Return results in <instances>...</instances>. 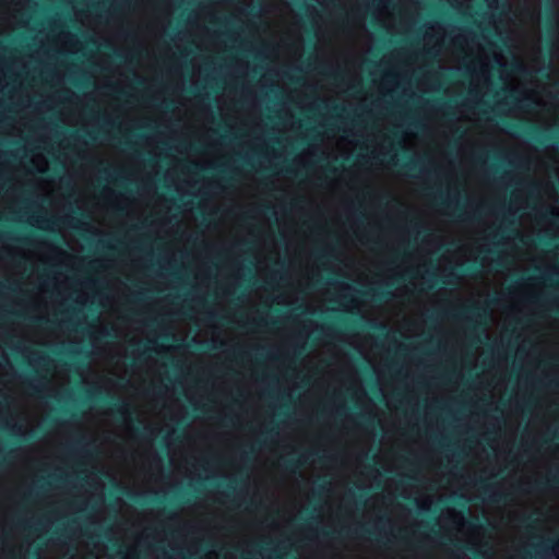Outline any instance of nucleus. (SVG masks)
Masks as SVG:
<instances>
[{"label": "nucleus", "instance_id": "58", "mask_svg": "<svg viewBox=\"0 0 559 559\" xmlns=\"http://www.w3.org/2000/svg\"><path fill=\"white\" fill-rule=\"evenodd\" d=\"M454 266L455 265L452 262H450L448 255L443 252L438 258V261H437V266H436L437 275L442 276V277L453 276L454 275V273H453Z\"/></svg>", "mask_w": 559, "mask_h": 559}, {"label": "nucleus", "instance_id": "35", "mask_svg": "<svg viewBox=\"0 0 559 559\" xmlns=\"http://www.w3.org/2000/svg\"><path fill=\"white\" fill-rule=\"evenodd\" d=\"M242 278V266L238 262H226L218 266L215 295L217 306H225Z\"/></svg>", "mask_w": 559, "mask_h": 559}, {"label": "nucleus", "instance_id": "32", "mask_svg": "<svg viewBox=\"0 0 559 559\" xmlns=\"http://www.w3.org/2000/svg\"><path fill=\"white\" fill-rule=\"evenodd\" d=\"M78 20L82 25L92 29L99 38L105 40L117 50H122L126 44V37L122 34L120 25H110L103 23L102 16L92 14L88 11L76 12Z\"/></svg>", "mask_w": 559, "mask_h": 559}, {"label": "nucleus", "instance_id": "13", "mask_svg": "<svg viewBox=\"0 0 559 559\" xmlns=\"http://www.w3.org/2000/svg\"><path fill=\"white\" fill-rule=\"evenodd\" d=\"M341 260L348 271V277L362 285L386 284L392 278L404 276L413 270L416 272L409 280L411 286L421 292L426 285L429 260L417 251L405 253L401 262L393 266H384L376 258L355 248L348 250Z\"/></svg>", "mask_w": 559, "mask_h": 559}, {"label": "nucleus", "instance_id": "50", "mask_svg": "<svg viewBox=\"0 0 559 559\" xmlns=\"http://www.w3.org/2000/svg\"><path fill=\"white\" fill-rule=\"evenodd\" d=\"M237 340V334L233 329L223 328L218 324H213V343L219 345H230Z\"/></svg>", "mask_w": 559, "mask_h": 559}, {"label": "nucleus", "instance_id": "6", "mask_svg": "<svg viewBox=\"0 0 559 559\" xmlns=\"http://www.w3.org/2000/svg\"><path fill=\"white\" fill-rule=\"evenodd\" d=\"M37 281V290L26 300L24 311L41 324L10 322L2 328L3 332L12 338L33 344L82 342L79 324L73 326V313L67 307L73 290L69 276L56 273L52 277L38 276Z\"/></svg>", "mask_w": 559, "mask_h": 559}, {"label": "nucleus", "instance_id": "57", "mask_svg": "<svg viewBox=\"0 0 559 559\" xmlns=\"http://www.w3.org/2000/svg\"><path fill=\"white\" fill-rule=\"evenodd\" d=\"M36 191L43 197H50L56 191L55 180L46 178H37L34 181Z\"/></svg>", "mask_w": 559, "mask_h": 559}, {"label": "nucleus", "instance_id": "42", "mask_svg": "<svg viewBox=\"0 0 559 559\" xmlns=\"http://www.w3.org/2000/svg\"><path fill=\"white\" fill-rule=\"evenodd\" d=\"M112 507L117 513L114 524H144L140 513L122 498H117Z\"/></svg>", "mask_w": 559, "mask_h": 559}, {"label": "nucleus", "instance_id": "30", "mask_svg": "<svg viewBox=\"0 0 559 559\" xmlns=\"http://www.w3.org/2000/svg\"><path fill=\"white\" fill-rule=\"evenodd\" d=\"M188 32L199 49L217 53L235 47L240 37L238 33L211 32L202 23L192 21L188 23Z\"/></svg>", "mask_w": 559, "mask_h": 559}, {"label": "nucleus", "instance_id": "15", "mask_svg": "<svg viewBox=\"0 0 559 559\" xmlns=\"http://www.w3.org/2000/svg\"><path fill=\"white\" fill-rule=\"evenodd\" d=\"M406 449L414 456L407 466H404L393 449L385 444L381 445L374 460L384 471L397 472L402 476L420 481L425 490L443 480V459L427 440L418 437L409 442Z\"/></svg>", "mask_w": 559, "mask_h": 559}, {"label": "nucleus", "instance_id": "28", "mask_svg": "<svg viewBox=\"0 0 559 559\" xmlns=\"http://www.w3.org/2000/svg\"><path fill=\"white\" fill-rule=\"evenodd\" d=\"M58 100L62 103L60 108V120L70 127H94L98 123L99 114L98 110H93L92 114H87V107L90 104V96L80 98L72 91L64 88L57 96Z\"/></svg>", "mask_w": 559, "mask_h": 559}, {"label": "nucleus", "instance_id": "14", "mask_svg": "<svg viewBox=\"0 0 559 559\" xmlns=\"http://www.w3.org/2000/svg\"><path fill=\"white\" fill-rule=\"evenodd\" d=\"M447 36V29L439 23H428L425 26L423 36L424 51L419 55L418 63L421 68L428 63V57H439L438 63L441 69L460 70L465 67L472 82V71L469 66L476 60L478 51L475 47L483 49L488 58V64L491 68L490 56L484 46L478 43L472 33H459L451 37L448 46L442 51V46ZM415 52V50H413ZM471 85L468 86V88Z\"/></svg>", "mask_w": 559, "mask_h": 559}, {"label": "nucleus", "instance_id": "24", "mask_svg": "<svg viewBox=\"0 0 559 559\" xmlns=\"http://www.w3.org/2000/svg\"><path fill=\"white\" fill-rule=\"evenodd\" d=\"M131 99H135L134 94H130L124 104H119L118 97H111V103L104 108L105 122L121 135H128L158 120V110L154 106L131 105Z\"/></svg>", "mask_w": 559, "mask_h": 559}, {"label": "nucleus", "instance_id": "52", "mask_svg": "<svg viewBox=\"0 0 559 559\" xmlns=\"http://www.w3.org/2000/svg\"><path fill=\"white\" fill-rule=\"evenodd\" d=\"M514 444V439H504L503 441L499 442L497 440H492L490 447L495 452L496 459L498 461H506L508 460L509 455L512 452Z\"/></svg>", "mask_w": 559, "mask_h": 559}, {"label": "nucleus", "instance_id": "40", "mask_svg": "<svg viewBox=\"0 0 559 559\" xmlns=\"http://www.w3.org/2000/svg\"><path fill=\"white\" fill-rule=\"evenodd\" d=\"M195 226L197 221L193 211L191 209L185 210L180 221L169 228L168 234L170 236L178 235L177 241L179 242L180 247L183 248L189 243L194 233Z\"/></svg>", "mask_w": 559, "mask_h": 559}, {"label": "nucleus", "instance_id": "20", "mask_svg": "<svg viewBox=\"0 0 559 559\" xmlns=\"http://www.w3.org/2000/svg\"><path fill=\"white\" fill-rule=\"evenodd\" d=\"M497 218L495 212H488L472 226H454L447 222L436 226L437 230L455 234L460 240H467L453 250L444 251L450 262L455 266H461L468 261H476L480 253L484 252L486 243L476 241L475 237L480 236L481 240H489L490 236L486 234L496 225Z\"/></svg>", "mask_w": 559, "mask_h": 559}, {"label": "nucleus", "instance_id": "38", "mask_svg": "<svg viewBox=\"0 0 559 559\" xmlns=\"http://www.w3.org/2000/svg\"><path fill=\"white\" fill-rule=\"evenodd\" d=\"M322 145L323 154L334 158L337 156L349 158L357 148L356 141L344 135L328 136L323 140Z\"/></svg>", "mask_w": 559, "mask_h": 559}, {"label": "nucleus", "instance_id": "19", "mask_svg": "<svg viewBox=\"0 0 559 559\" xmlns=\"http://www.w3.org/2000/svg\"><path fill=\"white\" fill-rule=\"evenodd\" d=\"M425 311L419 298H414V307L408 311H405V304L396 299L361 309L364 319L380 326H390L404 337H415L424 333Z\"/></svg>", "mask_w": 559, "mask_h": 559}, {"label": "nucleus", "instance_id": "64", "mask_svg": "<svg viewBox=\"0 0 559 559\" xmlns=\"http://www.w3.org/2000/svg\"><path fill=\"white\" fill-rule=\"evenodd\" d=\"M527 197L524 191L520 189H515L511 193V207H514L515 211L520 209H525L527 206Z\"/></svg>", "mask_w": 559, "mask_h": 559}, {"label": "nucleus", "instance_id": "25", "mask_svg": "<svg viewBox=\"0 0 559 559\" xmlns=\"http://www.w3.org/2000/svg\"><path fill=\"white\" fill-rule=\"evenodd\" d=\"M419 55L408 48H396L380 60V75L372 79V87L381 96L393 93L402 81L420 69Z\"/></svg>", "mask_w": 559, "mask_h": 559}, {"label": "nucleus", "instance_id": "46", "mask_svg": "<svg viewBox=\"0 0 559 559\" xmlns=\"http://www.w3.org/2000/svg\"><path fill=\"white\" fill-rule=\"evenodd\" d=\"M247 181L233 192V200H254L261 193L259 179L254 175H247Z\"/></svg>", "mask_w": 559, "mask_h": 559}, {"label": "nucleus", "instance_id": "2", "mask_svg": "<svg viewBox=\"0 0 559 559\" xmlns=\"http://www.w3.org/2000/svg\"><path fill=\"white\" fill-rule=\"evenodd\" d=\"M286 240L288 255V269L285 273L271 270L270 261L280 264L281 252L273 242L270 246L263 243L254 252L257 262V275L269 284L272 289L261 286L250 292L247 296L248 309L246 316L236 317L234 322L240 325L253 324L259 328H269L267 333L285 348L302 349L308 343L309 336L318 325L310 319L301 316L287 314L270 321L269 312H261L258 306L264 305L271 308L274 304L293 305L298 300L299 294L310 287L312 282L320 277V267L312 258L310 247V234L306 230L294 229L282 231Z\"/></svg>", "mask_w": 559, "mask_h": 559}, {"label": "nucleus", "instance_id": "39", "mask_svg": "<svg viewBox=\"0 0 559 559\" xmlns=\"http://www.w3.org/2000/svg\"><path fill=\"white\" fill-rule=\"evenodd\" d=\"M47 46L61 53H78L83 49L82 41L71 32H59L58 34L47 36Z\"/></svg>", "mask_w": 559, "mask_h": 559}, {"label": "nucleus", "instance_id": "26", "mask_svg": "<svg viewBox=\"0 0 559 559\" xmlns=\"http://www.w3.org/2000/svg\"><path fill=\"white\" fill-rule=\"evenodd\" d=\"M34 478H23L14 459L10 468L0 474V524H9L12 513L32 495Z\"/></svg>", "mask_w": 559, "mask_h": 559}, {"label": "nucleus", "instance_id": "62", "mask_svg": "<svg viewBox=\"0 0 559 559\" xmlns=\"http://www.w3.org/2000/svg\"><path fill=\"white\" fill-rule=\"evenodd\" d=\"M236 1L241 7H234L231 10V15L234 19L240 21L242 24H247L249 22V17L245 10L252 5L253 0H236Z\"/></svg>", "mask_w": 559, "mask_h": 559}, {"label": "nucleus", "instance_id": "53", "mask_svg": "<svg viewBox=\"0 0 559 559\" xmlns=\"http://www.w3.org/2000/svg\"><path fill=\"white\" fill-rule=\"evenodd\" d=\"M445 242H449L445 236L436 234H428L421 240L423 248L430 253L441 248Z\"/></svg>", "mask_w": 559, "mask_h": 559}, {"label": "nucleus", "instance_id": "47", "mask_svg": "<svg viewBox=\"0 0 559 559\" xmlns=\"http://www.w3.org/2000/svg\"><path fill=\"white\" fill-rule=\"evenodd\" d=\"M442 78L439 71H426L416 82V87L421 93H432L440 90Z\"/></svg>", "mask_w": 559, "mask_h": 559}, {"label": "nucleus", "instance_id": "1", "mask_svg": "<svg viewBox=\"0 0 559 559\" xmlns=\"http://www.w3.org/2000/svg\"><path fill=\"white\" fill-rule=\"evenodd\" d=\"M147 343L142 353H132L135 366L119 409L90 408L80 421L62 424L38 442L11 451L23 478L33 477L35 485V469H59L62 440L79 437L84 443L71 455L73 472L67 475V488L55 495L53 503L64 514L88 512V524L107 521L109 508L105 506V484L86 467L135 492L159 490L164 469L153 438L187 415L175 389L165 383L166 364L152 356L153 352L176 356L180 347L158 345L155 338H147Z\"/></svg>", "mask_w": 559, "mask_h": 559}, {"label": "nucleus", "instance_id": "59", "mask_svg": "<svg viewBox=\"0 0 559 559\" xmlns=\"http://www.w3.org/2000/svg\"><path fill=\"white\" fill-rule=\"evenodd\" d=\"M324 295H325V292L320 290L316 294L308 296L306 299V309L309 312H314L319 309L324 308V301H325Z\"/></svg>", "mask_w": 559, "mask_h": 559}, {"label": "nucleus", "instance_id": "41", "mask_svg": "<svg viewBox=\"0 0 559 559\" xmlns=\"http://www.w3.org/2000/svg\"><path fill=\"white\" fill-rule=\"evenodd\" d=\"M462 380V374L457 377V379L449 386H430L427 391V399L425 405V417H428L430 409L439 402L444 401L449 397L450 394L457 391L460 383Z\"/></svg>", "mask_w": 559, "mask_h": 559}, {"label": "nucleus", "instance_id": "48", "mask_svg": "<svg viewBox=\"0 0 559 559\" xmlns=\"http://www.w3.org/2000/svg\"><path fill=\"white\" fill-rule=\"evenodd\" d=\"M401 493L406 498L414 497L417 508L423 511L429 510L433 502V496L420 490L417 486H405Z\"/></svg>", "mask_w": 559, "mask_h": 559}, {"label": "nucleus", "instance_id": "21", "mask_svg": "<svg viewBox=\"0 0 559 559\" xmlns=\"http://www.w3.org/2000/svg\"><path fill=\"white\" fill-rule=\"evenodd\" d=\"M462 13L471 10L472 0H448ZM420 12L417 0H378L373 16L389 33H408L416 24Z\"/></svg>", "mask_w": 559, "mask_h": 559}, {"label": "nucleus", "instance_id": "23", "mask_svg": "<svg viewBox=\"0 0 559 559\" xmlns=\"http://www.w3.org/2000/svg\"><path fill=\"white\" fill-rule=\"evenodd\" d=\"M14 85L9 91L7 100H0V135L21 136L27 129V122L21 112L31 107L33 98L24 90V84L15 75ZM7 87L2 60L0 59V92Z\"/></svg>", "mask_w": 559, "mask_h": 559}, {"label": "nucleus", "instance_id": "33", "mask_svg": "<svg viewBox=\"0 0 559 559\" xmlns=\"http://www.w3.org/2000/svg\"><path fill=\"white\" fill-rule=\"evenodd\" d=\"M280 499L283 510L290 520L304 509L308 501V492H304L294 474H287L282 477L280 483Z\"/></svg>", "mask_w": 559, "mask_h": 559}, {"label": "nucleus", "instance_id": "54", "mask_svg": "<svg viewBox=\"0 0 559 559\" xmlns=\"http://www.w3.org/2000/svg\"><path fill=\"white\" fill-rule=\"evenodd\" d=\"M437 524H467L464 515L454 509H447L441 513Z\"/></svg>", "mask_w": 559, "mask_h": 559}, {"label": "nucleus", "instance_id": "56", "mask_svg": "<svg viewBox=\"0 0 559 559\" xmlns=\"http://www.w3.org/2000/svg\"><path fill=\"white\" fill-rule=\"evenodd\" d=\"M539 192L542 197L546 199L547 205L550 203H557L559 200V195L554 183L548 179H545L539 183Z\"/></svg>", "mask_w": 559, "mask_h": 559}, {"label": "nucleus", "instance_id": "37", "mask_svg": "<svg viewBox=\"0 0 559 559\" xmlns=\"http://www.w3.org/2000/svg\"><path fill=\"white\" fill-rule=\"evenodd\" d=\"M389 504L383 493H376L368 498L364 504L362 518L365 524H393L391 520L384 523L388 515Z\"/></svg>", "mask_w": 559, "mask_h": 559}, {"label": "nucleus", "instance_id": "18", "mask_svg": "<svg viewBox=\"0 0 559 559\" xmlns=\"http://www.w3.org/2000/svg\"><path fill=\"white\" fill-rule=\"evenodd\" d=\"M223 121L231 130H254L261 126V108L253 85L245 82L238 94L230 84L216 97Z\"/></svg>", "mask_w": 559, "mask_h": 559}, {"label": "nucleus", "instance_id": "49", "mask_svg": "<svg viewBox=\"0 0 559 559\" xmlns=\"http://www.w3.org/2000/svg\"><path fill=\"white\" fill-rule=\"evenodd\" d=\"M148 202L150 212L153 216H167L173 209V201L165 195L158 194Z\"/></svg>", "mask_w": 559, "mask_h": 559}, {"label": "nucleus", "instance_id": "27", "mask_svg": "<svg viewBox=\"0 0 559 559\" xmlns=\"http://www.w3.org/2000/svg\"><path fill=\"white\" fill-rule=\"evenodd\" d=\"M528 509H534L542 513L547 511L551 518L556 519L555 524H559V489L557 487L547 488L534 498H515L506 506L510 522L516 521Z\"/></svg>", "mask_w": 559, "mask_h": 559}, {"label": "nucleus", "instance_id": "5", "mask_svg": "<svg viewBox=\"0 0 559 559\" xmlns=\"http://www.w3.org/2000/svg\"><path fill=\"white\" fill-rule=\"evenodd\" d=\"M129 297V288L126 285H119L102 299L103 307L107 309L99 313L97 324L92 325L90 340L93 346V357L87 370L82 374L83 382L88 385L110 391L114 384L108 376L123 379L128 372L126 345L120 342H107L99 345L100 336L114 333L129 345H139L145 338L143 322L133 321L123 314Z\"/></svg>", "mask_w": 559, "mask_h": 559}, {"label": "nucleus", "instance_id": "45", "mask_svg": "<svg viewBox=\"0 0 559 559\" xmlns=\"http://www.w3.org/2000/svg\"><path fill=\"white\" fill-rule=\"evenodd\" d=\"M100 84L114 92L122 93L131 86L129 78L124 74L121 67H116L111 74L102 79Z\"/></svg>", "mask_w": 559, "mask_h": 559}, {"label": "nucleus", "instance_id": "63", "mask_svg": "<svg viewBox=\"0 0 559 559\" xmlns=\"http://www.w3.org/2000/svg\"><path fill=\"white\" fill-rule=\"evenodd\" d=\"M320 350H312L302 358L301 367L306 369L308 372H313V370L318 367L320 362Z\"/></svg>", "mask_w": 559, "mask_h": 559}, {"label": "nucleus", "instance_id": "4", "mask_svg": "<svg viewBox=\"0 0 559 559\" xmlns=\"http://www.w3.org/2000/svg\"><path fill=\"white\" fill-rule=\"evenodd\" d=\"M475 48L478 53L469 66L471 87L467 97L455 108L457 121L474 123L463 132L457 147L461 164L472 165L476 148L493 147L503 151L511 164L526 167L534 164L539 168L543 160L536 148L500 128L491 118L483 117L489 111L478 109L490 90L491 81L488 58L483 49Z\"/></svg>", "mask_w": 559, "mask_h": 559}, {"label": "nucleus", "instance_id": "29", "mask_svg": "<svg viewBox=\"0 0 559 559\" xmlns=\"http://www.w3.org/2000/svg\"><path fill=\"white\" fill-rule=\"evenodd\" d=\"M545 288V282L535 276L511 285L509 287L510 310L516 313H534Z\"/></svg>", "mask_w": 559, "mask_h": 559}, {"label": "nucleus", "instance_id": "43", "mask_svg": "<svg viewBox=\"0 0 559 559\" xmlns=\"http://www.w3.org/2000/svg\"><path fill=\"white\" fill-rule=\"evenodd\" d=\"M326 372L332 377H341L340 381L343 384L355 386L358 383L356 370L347 360H340L337 364L329 366Z\"/></svg>", "mask_w": 559, "mask_h": 559}, {"label": "nucleus", "instance_id": "44", "mask_svg": "<svg viewBox=\"0 0 559 559\" xmlns=\"http://www.w3.org/2000/svg\"><path fill=\"white\" fill-rule=\"evenodd\" d=\"M547 467V462L543 457L531 460L523 467V473L520 476L522 485H532L538 483L542 478V469Z\"/></svg>", "mask_w": 559, "mask_h": 559}, {"label": "nucleus", "instance_id": "10", "mask_svg": "<svg viewBox=\"0 0 559 559\" xmlns=\"http://www.w3.org/2000/svg\"><path fill=\"white\" fill-rule=\"evenodd\" d=\"M340 433L348 448L356 449L357 454L345 453L341 457V468L346 478L330 484L323 504L320 524H348L346 518L353 513L346 500V486L352 481L357 488H370L380 478V472L362 463L371 448L373 437L366 431L352 414H346L341 423Z\"/></svg>", "mask_w": 559, "mask_h": 559}, {"label": "nucleus", "instance_id": "60", "mask_svg": "<svg viewBox=\"0 0 559 559\" xmlns=\"http://www.w3.org/2000/svg\"><path fill=\"white\" fill-rule=\"evenodd\" d=\"M29 163L34 167V169L39 174H44L49 170V160L40 152L33 153L29 157Z\"/></svg>", "mask_w": 559, "mask_h": 559}, {"label": "nucleus", "instance_id": "12", "mask_svg": "<svg viewBox=\"0 0 559 559\" xmlns=\"http://www.w3.org/2000/svg\"><path fill=\"white\" fill-rule=\"evenodd\" d=\"M535 233L558 237L559 224L538 211H535L534 214H522L519 218L518 236L524 247H518L513 239L508 238V243L512 242L510 252H501L499 262L509 271H527L534 265L539 271L559 276V263L556 255L547 251H537L534 242L530 240Z\"/></svg>", "mask_w": 559, "mask_h": 559}, {"label": "nucleus", "instance_id": "17", "mask_svg": "<svg viewBox=\"0 0 559 559\" xmlns=\"http://www.w3.org/2000/svg\"><path fill=\"white\" fill-rule=\"evenodd\" d=\"M145 8L154 12L136 34L138 47L145 51V57L139 56L133 75L143 82H147L156 72L157 59L155 44L164 36L170 24L174 13L173 0H139Z\"/></svg>", "mask_w": 559, "mask_h": 559}, {"label": "nucleus", "instance_id": "61", "mask_svg": "<svg viewBox=\"0 0 559 559\" xmlns=\"http://www.w3.org/2000/svg\"><path fill=\"white\" fill-rule=\"evenodd\" d=\"M230 68L237 79L246 81L249 73V62L247 60L235 58L231 60Z\"/></svg>", "mask_w": 559, "mask_h": 559}, {"label": "nucleus", "instance_id": "31", "mask_svg": "<svg viewBox=\"0 0 559 559\" xmlns=\"http://www.w3.org/2000/svg\"><path fill=\"white\" fill-rule=\"evenodd\" d=\"M177 191L187 194L198 195L210 188H218L225 190V187L216 178H204L201 181L198 179L197 173L192 171L187 165L175 166L167 171Z\"/></svg>", "mask_w": 559, "mask_h": 559}, {"label": "nucleus", "instance_id": "3", "mask_svg": "<svg viewBox=\"0 0 559 559\" xmlns=\"http://www.w3.org/2000/svg\"><path fill=\"white\" fill-rule=\"evenodd\" d=\"M509 10L525 26L515 35L511 46L513 63L509 64L502 51L493 50L492 57L500 67L503 86L520 96V104L534 106L527 111L530 120L546 127L559 121V106L550 92V85L542 83L536 74L543 68L540 47V0H509Z\"/></svg>", "mask_w": 559, "mask_h": 559}, {"label": "nucleus", "instance_id": "9", "mask_svg": "<svg viewBox=\"0 0 559 559\" xmlns=\"http://www.w3.org/2000/svg\"><path fill=\"white\" fill-rule=\"evenodd\" d=\"M345 11V19L337 23L332 32V38L336 46L343 50V68L334 74V81L330 86L316 83L317 97L329 102L341 94L359 88V102L367 100V94L361 90V69L365 56L371 50L373 37L366 27V9L361 8L358 0H338Z\"/></svg>", "mask_w": 559, "mask_h": 559}, {"label": "nucleus", "instance_id": "34", "mask_svg": "<svg viewBox=\"0 0 559 559\" xmlns=\"http://www.w3.org/2000/svg\"><path fill=\"white\" fill-rule=\"evenodd\" d=\"M495 467L491 464L487 450L476 442L471 449V459L464 466V475L468 484L475 486L478 479H488L496 476Z\"/></svg>", "mask_w": 559, "mask_h": 559}, {"label": "nucleus", "instance_id": "36", "mask_svg": "<svg viewBox=\"0 0 559 559\" xmlns=\"http://www.w3.org/2000/svg\"><path fill=\"white\" fill-rule=\"evenodd\" d=\"M29 0H0V34L9 33L17 26H24L27 21L19 17Z\"/></svg>", "mask_w": 559, "mask_h": 559}, {"label": "nucleus", "instance_id": "55", "mask_svg": "<svg viewBox=\"0 0 559 559\" xmlns=\"http://www.w3.org/2000/svg\"><path fill=\"white\" fill-rule=\"evenodd\" d=\"M317 155V147L314 145H309L305 150H302L299 154H297L293 163L298 167H307L311 164L312 158Z\"/></svg>", "mask_w": 559, "mask_h": 559}, {"label": "nucleus", "instance_id": "7", "mask_svg": "<svg viewBox=\"0 0 559 559\" xmlns=\"http://www.w3.org/2000/svg\"><path fill=\"white\" fill-rule=\"evenodd\" d=\"M84 157H91L99 164L110 163L115 168L123 170L127 180L141 181V188L139 198L118 192L109 185L104 186L98 195L88 187L82 188L75 197L76 207L92 215L105 210L122 211L131 219H141L147 211L148 201L158 195L152 177L144 175V164L106 143L95 145Z\"/></svg>", "mask_w": 559, "mask_h": 559}, {"label": "nucleus", "instance_id": "51", "mask_svg": "<svg viewBox=\"0 0 559 559\" xmlns=\"http://www.w3.org/2000/svg\"><path fill=\"white\" fill-rule=\"evenodd\" d=\"M456 345H457V347H460L459 352L462 357L463 365L468 367L469 369H475L478 365L479 358L484 355V347L480 344H478L475 348V352H474L471 360L467 361V359L465 357V353H464V340L462 336H457Z\"/></svg>", "mask_w": 559, "mask_h": 559}, {"label": "nucleus", "instance_id": "11", "mask_svg": "<svg viewBox=\"0 0 559 559\" xmlns=\"http://www.w3.org/2000/svg\"><path fill=\"white\" fill-rule=\"evenodd\" d=\"M260 19L263 24V32L276 39L269 58L281 62L285 69H267L258 84L261 87L276 86L288 93V81H292V78L287 79L286 72L301 71L296 63L304 53L302 36L297 15L284 0H262Z\"/></svg>", "mask_w": 559, "mask_h": 559}, {"label": "nucleus", "instance_id": "16", "mask_svg": "<svg viewBox=\"0 0 559 559\" xmlns=\"http://www.w3.org/2000/svg\"><path fill=\"white\" fill-rule=\"evenodd\" d=\"M176 102L179 106L173 110L174 117L183 122L185 129L190 131L200 143L212 148L197 154L187 152L189 162L201 168L213 166L224 157V153L219 141L213 138L215 131L213 129L214 116L211 106L201 98L180 96Z\"/></svg>", "mask_w": 559, "mask_h": 559}, {"label": "nucleus", "instance_id": "8", "mask_svg": "<svg viewBox=\"0 0 559 559\" xmlns=\"http://www.w3.org/2000/svg\"><path fill=\"white\" fill-rule=\"evenodd\" d=\"M238 431H217L209 418L194 419L188 427L183 441L168 449L173 467L191 479H209L234 475L238 466L226 464L214 450V444L234 451L240 444Z\"/></svg>", "mask_w": 559, "mask_h": 559}, {"label": "nucleus", "instance_id": "22", "mask_svg": "<svg viewBox=\"0 0 559 559\" xmlns=\"http://www.w3.org/2000/svg\"><path fill=\"white\" fill-rule=\"evenodd\" d=\"M455 277V284L460 285V288H439L432 294H427V304L430 307L459 310L475 305L479 298L489 295L490 283L486 274Z\"/></svg>", "mask_w": 559, "mask_h": 559}]
</instances>
